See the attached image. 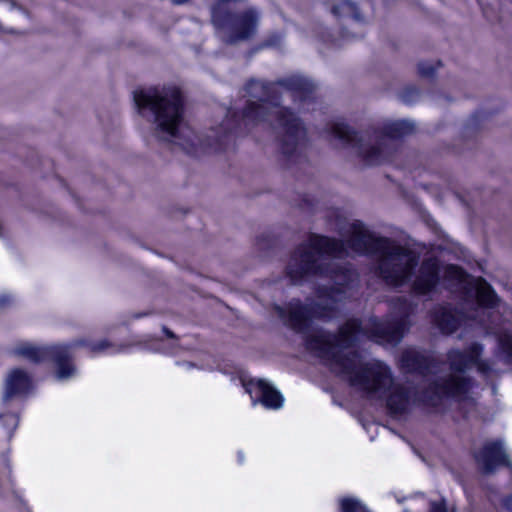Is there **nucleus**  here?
I'll return each mask as SVG.
<instances>
[{
  "label": "nucleus",
  "instance_id": "nucleus-4",
  "mask_svg": "<svg viewBox=\"0 0 512 512\" xmlns=\"http://www.w3.org/2000/svg\"><path fill=\"white\" fill-rule=\"evenodd\" d=\"M78 347H86L90 352L98 354L111 349L113 353L121 351L108 340L93 342L80 338L68 344L34 345L29 342H19L10 348L9 353L16 357H22L32 363H41L52 360L56 365V378L60 381L67 380L76 375L77 369L70 362L72 351Z\"/></svg>",
  "mask_w": 512,
  "mask_h": 512
},
{
  "label": "nucleus",
  "instance_id": "nucleus-16",
  "mask_svg": "<svg viewBox=\"0 0 512 512\" xmlns=\"http://www.w3.org/2000/svg\"><path fill=\"white\" fill-rule=\"evenodd\" d=\"M445 273L447 277L455 279L459 282H462L464 279V271L455 265H449L446 268Z\"/></svg>",
  "mask_w": 512,
  "mask_h": 512
},
{
  "label": "nucleus",
  "instance_id": "nucleus-25",
  "mask_svg": "<svg viewBox=\"0 0 512 512\" xmlns=\"http://www.w3.org/2000/svg\"><path fill=\"white\" fill-rule=\"evenodd\" d=\"M187 1H188V0H172V2H173L174 4H184V3H186Z\"/></svg>",
  "mask_w": 512,
  "mask_h": 512
},
{
  "label": "nucleus",
  "instance_id": "nucleus-24",
  "mask_svg": "<svg viewBox=\"0 0 512 512\" xmlns=\"http://www.w3.org/2000/svg\"><path fill=\"white\" fill-rule=\"evenodd\" d=\"M7 4L9 9H14L17 7V4L14 1H9Z\"/></svg>",
  "mask_w": 512,
  "mask_h": 512
},
{
  "label": "nucleus",
  "instance_id": "nucleus-9",
  "mask_svg": "<svg viewBox=\"0 0 512 512\" xmlns=\"http://www.w3.org/2000/svg\"><path fill=\"white\" fill-rule=\"evenodd\" d=\"M31 386L28 373L20 368L13 369L7 375L1 403L6 407L14 397L26 393Z\"/></svg>",
  "mask_w": 512,
  "mask_h": 512
},
{
  "label": "nucleus",
  "instance_id": "nucleus-14",
  "mask_svg": "<svg viewBox=\"0 0 512 512\" xmlns=\"http://www.w3.org/2000/svg\"><path fill=\"white\" fill-rule=\"evenodd\" d=\"M341 512H370L357 498L347 497L340 501Z\"/></svg>",
  "mask_w": 512,
  "mask_h": 512
},
{
  "label": "nucleus",
  "instance_id": "nucleus-18",
  "mask_svg": "<svg viewBox=\"0 0 512 512\" xmlns=\"http://www.w3.org/2000/svg\"><path fill=\"white\" fill-rule=\"evenodd\" d=\"M419 95V90L416 88H409L402 93L401 99L403 102L410 104L414 102L419 97Z\"/></svg>",
  "mask_w": 512,
  "mask_h": 512
},
{
  "label": "nucleus",
  "instance_id": "nucleus-5",
  "mask_svg": "<svg viewBox=\"0 0 512 512\" xmlns=\"http://www.w3.org/2000/svg\"><path fill=\"white\" fill-rule=\"evenodd\" d=\"M400 364L407 372L419 373L425 376L436 373L441 362L430 352L408 347L401 354Z\"/></svg>",
  "mask_w": 512,
  "mask_h": 512
},
{
  "label": "nucleus",
  "instance_id": "nucleus-10",
  "mask_svg": "<svg viewBox=\"0 0 512 512\" xmlns=\"http://www.w3.org/2000/svg\"><path fill=\"white\" fill-rule=\"evenodd\" d=\"M433 321L443 334H452L463 321V314L451 307L439 306L435 309Z\"/></svg>",
  "mask_w": 512,
  "mask_h": 512
},
{
  "label": "nucleus",
  "instance_id": "nucleus-17",
  "mask_svg": "<svg viewBox=\"0 0 512 512\" xmlns=\"http://www.w3.org/2000/svg\"><path fill=\"white\" fill-rule=\"evenodd\" d=\"M436 67L430 62H420L418 64V72L423 77L433 76Z\"/></svg>",
  "mask_w": 512,
  "mask_h": 512
},
{
  "label": "nucleus",
  "instance_id": "nucleus-26",
  "mask_svg": "<svg viewBox=\"0 0 512 512\" xmlns=\"http://www.w3.org/2000/svg\"><path fill=\"white\" fill-rule=\"evenodd\" d=\"M238 457H239V462H243V454L241 452L238 454Z\"/></svg>",
  "mask_w": 512,
  "mask_h": 512
},
{
  "label": "nucleus",
  "instance_id": "nucleus-13",
  "mask_svg": "<svg viewBox=\"0 0 512 512\" xmlns=\"http://www.w3.org/2000/svg\"><path fill=\"white\" fill-rule=\"evenodd\" d=\"M10 403L4 407L1 404L0 425L6 430L9 439L13 436L14 431L19 425V416L16 413L7 411Z\"/></svg>",
  "mask_w": 512,
  "mask_h": 512
},
{
  "label": "nucleus",
  "instance_id": "nucleus-3",
  "mask_svg": "<svg viewBox=\"0 0 512 512\" xmlns=\"http://www.w3.org/2000/svg\"><path fill=\"white\" fill-rule=\"evenodd\" d=\"M415 131V124L410 120L387 121L373 132L366 131L358 135L345 123L336 121L329 127V135L339 141L344 148H349L368 165H378L390 160L397 150L398 140Z\"/></svg>",
  "mask_w": 512,
  "mask_h": 512
},
{
  "label": "nucleus",
  "instance_id": "nucleus-8",
  "mask_svg": "<svg viewBox=\"0 0 512 512\" xmlns=\"http://www.w3.org/2000/svg\"><path fill=\"white\" fill-rule=\"evenodd\" d=\"M439 273L440 266L435 258L423 260L412 284L414 292L419 295H426L434 291L440 281Z\"/></svg>",
  "mask_w": 512,
  "mask_h": 512
},
{
  "label": "nucleus",
  "instance_id": "nucleus-12",
  "mask_svg": "<svg viewBox=\"0 0 512 512\" xmlns=\"http://www.w3.org/2000/svg\"><path fill=\"white\" fill-rule=\"evenodd\" d=\"M475 295L477 305L479 306L475 313H478L480 308H493L498 302V297L492 287L482 278L475 280ZM469 318L476 319V314L469 315Z\"/></svg>",
  "mask_w": 512,
  "mask_h": 512
},
{
  "label": "nucleus",
  "instance_id": "nucleus-19",
  "mask_svg": "<svg viewBox=\"0 0 512 512\" xmlns=\"http://www.w3.org/2000/svg\"><path fill=\"white\" fill-rule=\"evenodd\" d=\"M403 512H410V511L408 509H404ZM429 512H448L445 499H441L440 501H432L430 503Z\"/></svg>",
  "mask_w": 512,
  "mask_h": 512
},
{
  "label": "nucleus",
  "instance_id": "nucleus-6",
  "mask_svg": "<svg viewBox=\"0 0 512 512\" xmlns=\"http://www.w3.org/2000/svg\"><path fill=\"white\" fill-rule=\"evenodd\" d=\"M246 392L250 395L252 405L262 404L266 409L277 410L283 406L282 394L264 379H251L243 382Z\"/></svg>",
  "mask_w": 512,
  "mask_h": 512
},
{
  "label": "nucleus",
  "instance_id": "nucleus-7",
  "mask_svg": "<svg viewBox=\"0 0 512 512\" xmlns=\"http://www.w3.org/2000/svg\"><path fill=\"white\" fill-rule=\"evenodd\" d=\"M474 457L484 473H491L499 466H511L504 443L500 440L486 442Z\"/></svg>",
  "mask_w": 512,
  "mask_h": 512
},
{
  "label": "nucleus",
  "instance_id": "nucleus-22",
  "mask_svg": "<svg viewBox=\"0 0 512 512\" xmlns=\"http://www.w3.org/2000/svg\"><path fill=\"white\" fill-rule=\"evenodd\" d=\"M362 35H363L362 31L353 32V33H351V35H350L349 31H343V36L346 38H358V37H361Z\"/></svg>",
  "mask_w": 512,
  "mask_h": 512
},
{
  "label": "nucleus",
  "instance_id": "nucleus-15",
  "mask_svg": "<svg viewBox=\"0 0 512 512\" xmlns=\"http://www.w3.org/2000/svg\"><path fill=\"white\" fill-rule=\"evenodd\" d=\"M502 352L506 355L507 362L512 361V335L505 334L499 339Z\"/></svg>",
  "mask_w": 512,
  "mask_h": 512
},
{
  "label": "nucleus",
  "instance_id": "nucleus-11",
  "mask_svg": "<svg viewBox=\"0 0 512 512\" xmlns=\"http://www.w3.org/2000/svg\"><path fill=\"white\" fill-rule=\"evenodd\" d=\"M331 12L337 18L349 20V24L344 29L356 28L364 24V18L361 16L357 6L351 0H329Z\"/></svg>",
  "mask_w": 512,
  "mask_h": 512
},
{
  "label": "nucleus",
  "instance_id": "nucleus-1",
  "mask_svg": "<svg viewBox=\"0 0 512 512\" xmlns=\"http://www.w3.org/2000/svg\"><path fill=\"white\" fill-rule=\"evenodd\" d=\"M340 233L345 241L310 233L295 249L286 268L287 276L294 284L309 276H327L335 286L319 287L316 300L307 299L306 304L293 299L286 308L277 306L278 316L293 330L304 334L307 349L351 387L372 399L382 398L389 392L386 407L394 418L408 415L417 402L437 407L447 398L465 399L473 385V380L465 375L466 371L476 366L483 376L492 372L489 361L481 359L483 346L479 343L471 344L464 352L450 350L447 361L451 373L430 383L418 397L408 388L394 384L392 371L384 362L376 359L364 362L356 351L349 350L365 339L398 345L409 330L408 318L414 309L404 297L391 301L392 311L385 320L352 318L339 328L338 334L322 330L310 333L312 320L334 318L338 303L350 297V291L358 284V274L351 266L334 262L348 256L349 250L372 256L376 275L392 287L408 283L419 264L415 251L392 238L376 235L359 220L347 223Z\"/></svg>",
  "mask_w": 512,
  "mask_h": 512
},
{
  "label": "nucleus",
  "instance_id": "nucleus-23",
  "mask_svg": "<svg viewBox=\"0 0 512 512\" xmlns=\"http://www.w3.org/2000/svg\"><path fill=\"white\" fill-rule=\"evenodd\" d=\"M163 332L165 333V335L168 337V338H171V339H176V335L171 331L169 330L167 327H163Z\"/></svg>",
  "mask_w": 512,
  "mask_h": 512
},
{
  "label": "nucleus",
  "instance_id": "nucleus-2",
  "mask_svg": "<svg viewBox=\"0 0 512 512\" xmlns=\"http://www.w3.org/2000/svg\"><path fill=\"white\" fill-rule=\"evenodd\" d=\"M279 88L290 92L295 101L304 103L312 98L314 84L297 74L276 82L249 80L244 88L248 100L242 113L229 111L220 126L221 135L218 130L211 129L206 140L184 121L183 100L177 87H155L135 91L133 100L138 113L155 124L156 135L160 139L171 142L186 154L193 156L226 150L233 140L234 132L250 131L274 115L279 149L285 165L290 168L306 161L307 130L303 121L294 112L279 106Z\"/></svg>",
  "mask_w": 512,
  "mask_h": 512
},
{
  "label": "nucleus",
  "instance_id": "nucleus-21",
  "mask_svg": "<svg viewBox=\"0 0 512 512\" xmlns=\"http://www.w3.org/2000/svg\"><path fill=\"white\" fill-rule=\"evenodd\" d=\"M503 506L509 511L512 512V495L506 497L503 500Z\"/></svg>",
  "mask_w": 512,
  "mask_h": 512
},
{
  "label": "nucleus",
  "instance_id": "nucleus-20",
  "mask_svg": "<svg viewBox=\"0 0 512 512\" xmlns=\"http://www.w3.org/2000/svg\"><path fill=\"white\" fill-rule=\"evenodd\" d=\"M12 302V298L10 295L2 294L0 295V309L4 308L6 305Z\"/></svg>",
  "mask_w": 512,
  "mask_h": 512
}]
</instances>
